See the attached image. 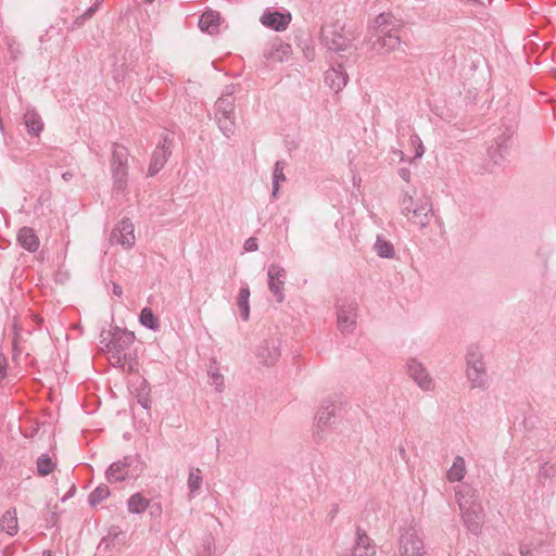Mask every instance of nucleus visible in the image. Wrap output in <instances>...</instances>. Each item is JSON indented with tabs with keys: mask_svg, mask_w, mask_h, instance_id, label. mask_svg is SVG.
I'll list each match as a JSON object with an SVG mask.
<instances>
[{
	"mask_svg": "<svg viewBox=\"0 0 556 556\" xmlns=\"http://www.w3.org/2000/svg\"><path fill=\"white\" fill-rule=\"evenodd\" d=\"M134 341V332L119 327H113L108 331L103 330L100 334V344L106 351L109 362L118 367L124 366Z\"/></svg>",
	"mask_w": 556,
	"mask_h": 556,
	"instance_id": "1",
	"label": "nucleus"
},
{
	"mask_svg": "<svg viewBox=\"0 0 556 556\" xmlns=\"http://www.w3.org/2000/svg\"><path fill=\"white\" fill-rule=\"evenodd\" d=\"M401 214L419 228H426L430 224L432 204L429 199L414 200L413 195L404 192L400 200Z\"/></svg>",
	"mask_w": 556,
	"mask_h": 556,
	"instance_id": "2",
	"label": "nucleus"
},
{
	"mask_svg": "<svg viewBox=\"0 0 556 556\" xmlns=\"http://www.w3.org/2000/svg\"><path fill=\"white\" fill-rule=\"evenodd\" d=\"M111 173L114 191L124 193L128 186V151L117 143L113 144Z\"/></svg>",
	"mask_w": 556,
	"mask_h": 556,
	"instance_id": "3",
	"label": "nucleus"
},
{
	"mask_svg": "<svg viewBox=\"0 0 556 556\" xmlns=\"http://www.w3.org/2000/svg\"><path fill=\"white\" fill-rule=\"evenodd\" d=\"M235 98L232 93L223 94L215 102V121L220 131L230 138L236 130Z\"/></svg>",
	"mask_w": 556,
	"mask_h": 556,
	"instance_id": "4",
	"label": "nucleus"
},
{
	"mask_svg": "<svg viewBox=\"0 0 556 556\" xmlns=\"http://www.w3.org/2000/svg\"><path fill=\"white\" fill-rule=\"evenodd\" d=\"M142 471V463L138 455H127L123 459L110 465L105 475L111 483L126 479L137 478Z\"/></svg>",
	"mask_w": 556,
	"mask_h": 556,
	"instance_id": "5",
	"label": "nucleus"
},
{
	"mask_svg": "<svg viewBox=\"0 0 556 556\" xmlns=\"http://www.w3.org/2000/svg\"><path fill=\"white\" fill-rule=\"evenodd\" d=\"M337 326L343 334H351L356 328L358 304L355 299L344 296L336 301Z\"/></svg>",
	"mask_w": 556,
	"mask_h": 556,
	"instance_id": "6",
	"label": "nucleus"
},
{
	"mask_svg": "<svg viewBox=\"0 0 556 556\" xmlns=\"http://www.w3.org/2000/svg\"><path fill=\"white\" fill-rule=\"evenodd\" d=\"M467 361V377L473 388L484 387L485 379V366L482 359V354L479 346L471 345L466 355Z\"/></svg>",
	"mask_w": 556,
	"mask_h": 556,
	"instance_id": "7",
	"label": "nucleus"
},
{
	"mask_svg": "<svg viewBox=\"0 0 556 556\" xmlns=\"http://www.w3.org/2000/svg\"><path fill=\"white\" fill-rule=\"evenodd\" d=\"M368 42L375 53L386 55L400 47L401 38L397 30L387 31L382 29L380 33H372Z\"/></svg>",
	"mask_w": 556,
	"mask_h": 556,
	"instance_id": "8",
	"label": "nucleus"
},
{
	"mask_svg": "<svg viewBox=\"0 0 556 556\" xmlns=\"http://www.w3.org/2000/svg\"><path fill=\"white\" fill-rule=\"evenodd\" d=\"M172 135L165 134L152 153L148 168V176L153 177L165 166L169 155L172 154Z\"/></svg>",
	"mask_w": 556,
	"mask_h": 556,
	"instance_id": "9",
	"label": "nucleus"
},
{
	"mask_svg": "<svg viewBox=\"0 0 556 556\" xmlns=\"http://www.w3.org/2000/svg\"><path fill=\"white\" fill-rule=\"evenodd\" d=\"M321 45L329 51L340 52L351 46V40L334 25H326L321 28Z\"/></svg>",
	"mask_w": 556,
	"mask_h": 556,
	"instance_id": "10",
	"label": "nucleus"
},
{
	"mask_svg": "<svg viewBox=\"0 0 556 556\" xmlns=\"http://www.w3.org/2000/svg\"><path fill=\"white\" fill-rule=\"evenodd\" d=\"M513 136V130L506 128L497 138L495 139V146L492 144L488 149V157L489 164L488 169L493 170V168L497 165H501L507 153H508V142Z\"/></svg>",
	"mask_w": 556,
	"mask_h": 556,
	"instance_id": "11",
	"label": "nucleus"
},
{
	"mask_svg": "<svg viewBox=\"0 0 556 556\" xmlns=\"http://www.w3.org/2000/svg\"><path fill=\"white\" fill-rule=\"evenodd\" d=\"M291 21L292 15L286 9L277 10L275 8H267L264 10L260 17V22L262 23L263 26L275 31L286 30Z\"/></svg>",
	"mask_w": 556,
	"mask_h": 556,
	"instance_id": "12",
	"label": "nucleus"
},
{
	"mask_svg": "<svg viewBox=\"0 0 556 556\" xmlns=\"http://www.w3.org/2000/svg\"><path fill=\"white\" fill-rule=\"evenodd\" d=\"M399 544L401 556H421L425 552L424 540L414 528L401 534Z\"/></svg>",
	"mask_w": 556,
	"mask_h": 556,
	"instance_id": "13",
	"label": "nucleus"
},
{
	"mask_svg": "<svg viewBox=\"0 0 556 556\" xmlns=\"http://www.w3.org/2000/svg\"><path fill=\"white\" fill-rule=\"evenodd\" d=\"M406 371L409 378L424 391H432L434 381L430 377L426 367L416 358H410L406 363Z\"/></svg>",
	"mask_w": 556,
	"mask_h": 556,
	"instance_id": "14",
	"label": "nucleus"
},
{
	"mask_svg": "<svg viewBox=\"0 0 556 556\" xmlns=\"http://www.w3.org/2000/svg\"><path fill=\"white\" fill-rule=\"evenodd\" d=\"M336 420V406L331 401H325L321 403L318 412L315 415V433L323 439L324 432H326Z\"/></svg>",
	"mask_w": 556,
	"mask_h": 556,
	"instance_id": "15",
	"label": "nucleus"
},
{
	"mask_svg": "<svg viewBox=\"0 0 556 556\" xmlns=\"http://www.w3.org/2000/svg\"><path fill=\"white\" fill-rule=\"evenodd\" d=\"M268 289L276 298L277 302L281 303L285 300L283 286L287 278L286 269L278 265L271 264L267 269Z\"/></svg>",
	"mask_w": 556,
	"mask_h": 556,
	"instance_id": "16",
	"label": "nucleus"
},
{
	"mask_svg": "<svg viewBox=\"0 0 556 556\" xmlns=\"http://www.w3.org/2000/svg\"><path fill=\"white\" fill-rule=\"evenodd\" d=\"M110 240L112 243L119 244L125 249L131 248L135 244L136 237L134 233V225L130 219H122L112 230Z\"/></svg>",
	"mask_w": 556,
	"mask_h": 556,
	"instance_id": "17",
	"label": "nucleus"
},
{
	"mask_svg": "<svg viewBox=\"0 0 556 556\" xmlns=\"http://www.w3.org/2000/svg\"><path fill=\"white\" fill-rule=\"evenodd\" d=\"M466 528L473 534H478L484 521V514L481 504L471 505L460 510Z\"/></svg>",
	"mask_w": 556,
	"mask_h": 556,
	"instance_id": "18",
	"label": "nucleus"
},
{
	"mask_svg": "<svg viewBox=\"0 0 556 556\" xmlns=\"http://www.w3.org/2000/svg\"><path fill=\"white\" fill-rule=\"evenodd\" d=\"M280 357V346L277 340H265L257 350V358L265 366L275 365Z\"/></svg>",
	"mask_w": 556,
	"mask_h": 556,
	"instance_id": "19",
	"label": "nucleus"
},
{
	"mask_svg": "<svg viewBox=\"0 0 556 556\" xmlns=\"http://www.w3.org/2000/svg\"><path fill=\"white\" fill-rule=\"evenodd\" d=\"M291 53V46L279 40L268 43L263 52L264 58L267 61L275 63H281L287 61Z\"/></svg>",
	"mask_w": 556,
	"mask_h": 556,
	"instance_id": "20",
	"label": "nucleus"
},
{
	"mask_svg": "<svg viewBox=\"0 0 556 556\" xmlns=\"http://www.w3.org/2000/svg\"><path fill=\"white\" fill-rule=\"evenodd\" d=\"M349 80V76L344 67L339 64L337 67H331L325 73V83L334 92L342 90Z\"/></svg>",
	"mask_w": 556,
	"mask_h": 556,
	"instance_id": "21",
	"label": "nucleus"
},
{
	"mask_svg": "<svg viewBox=\"0 0 556 556\" xmlns=\"http://www.w3.org/2000/svg\"><path fill=\"white\" fill-rule=\"evenodd\" d=\"M455 497L459 510L467 509L471 505L480 504L477 498L476 490L467 483H463L456 486Z\"/></svg>",
	"mask_w": 556,
	"mask_h": 556,
	"instance_id": "22",
	"label": "nucleus"
},
{
	"mask_svg": "<svg viewBox=\"0 0 556 556\" xmlns=\"http://www.w3.org/2000/svg\"><path fill=\"white\" fill-rule=\"evenodd\" d=\"M376 554V546L372 540L363 531L357 529L356 542L352 551V556H374Z\"/></svg>",
	"mask_w": 556,
	"mask_h": 556,
	"instance_id": "23",
	"label": "nucleus"
},
{
	"mask_svg": "<svg viewBox=\"0 0 556 556\" xmlns=\"http://www.w3.org/2000/svg\"><path fill=\"white\" fill-rule=\"evenodd\" d=\"M18 243L27 251L35 252L39 248V238L30 227H22L17 233Z\"/></svg>",
	"mask_w": 556,
	"mask_h": 556,
	"instance_id": "24",
	"label": "nucleus"
},
{
	"mask_svg": "<svg viewBox=\"0 0 556 556\" xmlns=\"http://www.w3.org/2000/svg\"><path fill=\"white\" fill-rule=\"evenodd\" d=\"M199 27L202 31H206L211 35L217 33L219 27V14L212 10L204 12L200 16Z\"/></svg>",
	"mask_w": 556,
	"mask_h": 556,
	"instance_id": "25",
	"label": "nucleus"
},
{
	"mask_svg": "<svg viewBox=\"0 0 556 556\" xmlns=\"http://www.w3.org/2000/svg\"><path fill=\"white\" fill-rule=\"evenodd\" d=\"M0 529L13 536L18 531L17 514L15 508L8 509L0 519Z\"/></svg>",
	"mask_w": 556,
	"mask_h": 556,
	"instance_id": "26",
	"label": "nucleus"
},
{
	"mask_svg": "<svg viewBox=\"0 0 556 556\" xmlns=\"http://www.w3.org/2000/svg\"><path fill=\"white\" fill-rule=\"evenodd\" d=\"M24 124L31 136H38L43 128L41 117L35 110H27L25 112Z\"/></svg>",
	"mask_w": 556,
	"mask_h": 556,
	"instance_id": "27",
	"label": "nucleus"
},
{
	"mask_svg": "<svg viewBox=\"0 0 556 556\" xmlns=\"http://www.w3.org/2000/svg\"><path fill=\"white\" fill-rule=\"evenodd\" d=\"M250 288L247 283H243L240 287L238 296H237V305L240 311V317L242 320L247 321L250 318Z\"/></svg>",
	"mask_w": 556,
	"mask_h": 556,
	"instance_id": "28",
	"label": "nucleus"
},
{
	"mask_svg": "<svg viewBox=\"0 0 556 556\" xmlns=\"http://www.w3.org/2000/svg\"><path fill=\"white\" fill-rule=\"evenodd\" d=\"M466 475V463L464 457L456 456L451 468L447 470L446 477L450 482H459Z\"/></svg>",
	"mask_w": 556,
	"mask_h": 556,
	"instance_id": "29",
	"label": "nucleus"
},
{
	"mask_svg": "<svg viewBox=\"0 0 556 556\" xmlns=\"http://www.w3.org/2000/svg\"><path fill=\"white\" fill-rule=\"evenodd\" d=\"M203 483V475L200 468H191L187 485L189 490V498L192 500L200 491Z\"/></svg>",
	"mask_w": 556,
	"mask_h": 556,
	"instance_id": "30",
	"label": "nucleus"
},
{
	"mask_svg": "<svg viewBox=\"0 0 556 556\" xmlns=\"http://www.w3.org/2000/svg\"><path fill=\"white\" fill-rule=\"evenodd\" d=\"M374 33H380L382 29L387 31L397 30L390 13H381L372 22Z\"/></svg>",
	"mask_w": 556,
	"mask_h": 556,
	"instance_id": "31",
	"label": "nucleus"
},
{
	"mask_svg": "<svg viewBox=\"0 0 556 556\" xmlns=\"http://www.w3.org/2000/svg\"><path fill=\"white\" fill-rule=\"evenodd\" d=\"M150 501L141 493L132 494L127 501V508L132 514H142L149 507Z\"/></svg>",
	"mask_w": 556,
	"mask_h": 556,
	"instance_id": "32",
	"label": "nucleus"
},
{
	"mask_svg": "<svg viewBox=\"0 0 556 556\" xmlns=\"http://www.w3.org/2000/svg\"><path fill=\"white\" fill-rule=\"evenodd\" d=\"M374 249L376 253L382 258L394 257L393 244L390 241L386 240L382 236H377Z\"/></svg>",
	"mask_w": 556,
	"mask_h": 556,
	"instance_id": "33",
	"label": "nucleus"
},
{
	"mask_svg": "<svg viewBox=\"0 0 556 556\" xmlns=\"http://www.w3.org/2000/svg\"><path fill=\"white\" fill-rule=\"evenodd\" d=\"M285 163L281 161H277L273 170V192L271 195L274 199L278 198L280 184L286 180V176L283 173Z\"/></svg>",
	"mask_w": 556,
	"mask_h": 556,
	"instance_id": "34",
	"label": "nucleus"
},
{
	"mask_svg": "<svg viewBox=\"0 0 556 556\" xmlns=\"http://www.w3.org/2000/svg\"><path fill=\"white\" fill-rule=\"evenodd\" d=\"M139 321L146 328L154 331L159 330L160 328L159 319L150 307H144L141 309L139 315Z\"/></svg>",
	"mask_w": 556,
	"mask_h": 556,
	"instance_id": "35",
	"label": "nucleus"
},
{
	"mask_svg": "<svg viewBox=\"0 0 556 556\" xmlns=\"http://www.w3.org/2000/svg\"><path fill=\"white\" fill-rule=\"evenodd\" d=\"M37 472L39 476H48L51 473L56 464L48 454H41L37 459Z\"/></svg>",
	"mask_w": 556,
	"mask_h": 556,
	"instance_id": "36",
	"label": "nucleus"
},
{
	"mask_svg": "<svg viewBox=\"0 0 556 556\" xmlns=\"http://www.w3.org/2000/svg\"><path fill=\"white\" fill-rule=\"evenodd\" d=\"M208 383L215 387L217 392H223L224 390V376L218 371V368L215 365H211L207 370Z\"/></svg>",
	"mask_w": 556,
	"mask_h": 556,
	"instance_id": "37",
	"label": "nucleus"
},
{
	"mask_svg": "<svg viewBox=\"0 0 556 556\" xmlns=\"http://www.w3.org/2000/svg\"><path fill=\"white\" fill-rule=\"evenodd\" d=\"M110 495V489L105 484L97 486L89 495V504L96 506Z\"/></svg>",
	"mask_w": 556,
	"mask_h": 556,
	"instance_id": "38",
	"label": "nucleus"
},
{
	"mask_svg": "<svg viewBox=\"0 0 556 556\" xmlns=\"http://www.w3.org/2000/svg\"><path fill=\"white\" fill-rule=\"evenodd\" d=\"M409 141H410L412 147L415 150L414 159H420L425 153V148H424L420 137L416 134H412L409 137Z\"/></svg>",
	"mask_w": 556,
	"mask_h": 556,
	"instance_id": "39",
	"label": "nucleus"
},
{
	"mask_svg": "<svg viewBox=\"0 0 556 556\" xmlns=\"http://www.w3.org/2000/svg\"><path fill=\"white\" fill-rule=\"evenodd\" d=\"M98 3H93L90 8H88L84 14H81L80 16H78L76 20H75V24L77 26H80L83 25V23L88 20V18H91L93 16V14L98 11Z\"/></svg>",
	"mask_w": 556,
	"mask_h": 556,
	"instance_id": "40",
	"label": "nucleus"
},
{
	"mask_svg": "<svg viewBox=\"0 0 556 556\" xmlns=\"http://www.w3.org/2000/svg\"><path fill=\"white\" fill-rule=\"evenodd\" d=\"M7 357L0 353V378H4L7 376Z\"/></svg>",
	"mask_w": 556,
	"mask_h": 556,
	"instance_id": "41",
	"label": "nucleus"
},
{
	"mask_svg": "<svg viewBox=\"0 0 556 556\" xmlns=\"http://www.w3.org/2000/svg\"><path fill=\"white\" fill-rule=\"evenodd\" d=\"M244 249L247 251H256L257 250V243H256V239L254 238H249L245 242H244Z\"/></svg>",
	"mask_w": 556,
	"mask_h": 556,
	"instance_id": "42",
	"label": "nucleus"
},
{
	"mask_svg": "<svg viewBox=\"0 0 556 556\" xmlns=\"http://www.w3.org/2000/svg\"><path fill=\"white\" fill-rule=\"evenodd\" d=\"M399 176L406 182L410 180V170L406 167L399 169Z\"/></svg>",
	"mask_w": 556,
	"mask_h": 556,
	"instance_id": "43",
	"label": "nucleus"
},
{
	"mask_svg": "<svg viewBox=\"0 0 556 556\" xmlns=\"http://www.w3.org/2000/svg\"><path fill=\"white\" fill-rule=\"evenodd\" d=\"M113 293H114V295H116V296L121 298V296H122V294H123V289H122V287H121L119 285H117V283H114V285H113Z\"/></svg>",
	"mask_w": 556,
	"mask_h": 556,
	"instance_id": "44",
	"label": "nucleus"
},
{
	"mask_svg": "<svg viewBox=\"0 0 556 556\" xmlns=\"http://www.w3.org/2000/svg\"><path fill=\"white\" fill-rule=\"evenodd\" d=\"M520 554L521 556H532V552L530 551V548L523 545L520 547Z\"/></svg>",
	"mask_w": 556,
	"mask_h": 556,
	"instance_id": "45",
	"label": "nucleus"
},
{
	"mask_svg": "<svg viewBox=\"0 0 556 556\" xmlns=\"http://www.w3.org/2000/svg\"><path fill=\"white\" fill-rule=\"evenodd\" d=\"M393 153L400 159V161H405V153L402 150H394Z\"/></svg>",
	"mask_w": 556,
	"mask_h": 556,
	"instance_id": "46",
	"label": "nucleus"
},
{
	"mask_svg": "<svg viewBox=\"0 0 556 556\" xmlns=\"http://www.w3.org/2000/svg\"><path fill=\"white\" fill-rule=\"evenodd\" d=\"M338 510H339L338 505H334L333 508L331 509L330 514H329L331 519H333L336 517Z\"/></svg>",
	"mask_w": 556,
	"mask_h": 556,
	"instance_id": "47",
	"label": "nucleus"
},
{
	"mask_svg": "<svg viewBox=\"0 0 556 556\" xmlns=\"http://www.w3.org/2000/svg\"><path fill=\"white\" fill-rule=\"evenodd\" d=\"M399 453H400V455H401V457H402L403 459H405V458H406V451H405V447H404V446H400V448H399Z\"/></svg>",
	"mask_w": 556,
	"mask_h": 556,
	"instance_id": "48",
	"label": "nucleus"
},
{
	"mask_svg": "<svg viewBox=\"0 0 556 556\" xmlns=\"http://www.w3.org/2000/svg\"><path fill=\"white\" fill-rule=\"evenodd\" d=\"M104 0H96L94 3H98V8L100 7V4L103 2Z\"/></svg>",
	"mask_w": 556,
	"mask_h": 556,
	"instance_id": "49",
	"label": "nucleus"
},
{
	"mask_svg": "<svg viewBox=\"0 0 556 556\" xmlns=\"http://www.w3.org/2000/svg\"><path fill=\"white\" fill-rule=\"evenodd\" d=\"M68 176H71V174H68V173L63 174L64 179H68Z\"/></svg>",
	"mask_w": 556,
	"mask_h": 556,
	"instance_id": "50",
	"label": "nucleus"
},
{
	"mask_svg": "<svg viewBox=\"0 0 556 556\" xmlns=\"http://www.w3.org/2000/svg\"><path fill=\"white\" fill-rule=\"evenodd\" d=\"M43 556H51V553L49 551L43 552Z\"/></svg>",
	"mask_w": 556,
	"mask_h": 556,
	"instance_id": "51",
	"label": "nucleus"
},
{
	"mask_svg": "<svg viewBox=\"0 0 556 556\" xmlns=\"http://www.w3.org/2000/svg\"><path fill=\"white\" fill-rule=\"evenodd\" d=\"M211 545H212V543L208 541V542H207V549H208V551H211Z\"/></svg>",
	"mask_w": 556,
	"mask_h": 556,
	"instance_id": "52",
	"label": "nucleus"
},
{
	"mask_svg": "<svg viewBox=\"0 0 556 556\" xmlns=\"http://www.w3.org/2000/svg\"><path fill=\"white\" fill-rule=\"evenodd\" d=\"M154 0H144V3H152Z\"/></svg>",
	"mask_w": 556,
	"mask_h": 556,
	"instance_id": "53",
	"label": "nucleus"
}]
</instances>
